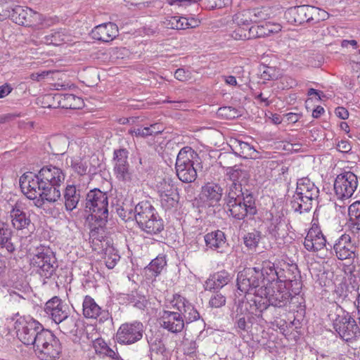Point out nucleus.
<instances>
[{"instance_id": "obj_41", "label": "nucleus", "mask_w": 360, "mask_h": 360, "mask_svg": "<svg viewBox=\"0 0 360 360\" xmlns=\"http://www.w3.org/2000/svg\"><path fill=\"white\" fill-rule=\"evenodd\" d=\"M69 165L79 176H84L87 174L89 164L85 158L80 157L70 158Z\"/></svg>"}, {"instance_id": "obj_22", "label": "nucleus", "mask_w": 360, "mask_h": 360, "mask_svg": "<svg viewBox=\"0 0 360 360\" xmlns=\"http://www.w3.org/2000/svg\"><path fill=\"white\" fill-rule=\"evenodd\" d=\"M223 191L224 189L219 184L208 182L202 187L200 198L205 205L214 207L221 200Z\"/></svg>"}, {"instance_id": "obj_29", "label": "nucleus", "mask_w": 360, "mask_h": 360, "mask_svg": "<svg viewBox=\"0 0 360 360\" xmlns=\"http://www.w3.org/2000/svg\"><path fill=\"white\" fill-rule=\"evenodd\" d=\"M288 222L283 214L272 216L268 225V233L274 238H284L288 235Z\"/></svg>"}, {"instance_id": "obj_32", "label": "nucleus", "mask_w": 360, "mask_h": 360, "mask_svg": "<svg viewBox=\"0 0 360 360\" xmlns=\"http://www.w3.org/2000/svg\"><path fill=\"white\" fill-rule=\"evenodd\" d=\"M13 233L8 223L0 221V249L8 254H13L16 250L15 245L12 242Z\"/></svg>"}, {"instance_id": "obj_3", "label": "nucleus", "mask_w": 360, "mask_h": 360, "mask_svg": "<svg viewBox=\"0 0 360 360\" xmlns=\"http://www.w3.org/2000/svg\"><path fill=\"white\" fill-rule=\"evenodd\" d=\"M240 169L231 168L228 174L231 184L228 186L224 200L230 215L237 220L252 217L257 214L255 200L252 193L243 191L239 179L245 174Z\"/></svg>"}, {"instance_id": "obj_13", "label": "nucleus", "mask_w": 360, "mask_h": 360, "mask_svg": "<svg viewBox=\"0 0 360 360\" xmlns=\"http://www.w3.org/2000/svg\"><path fill=\"white\" fill-rule=\"evenodd\" d=\"M356 175L352 172H345L338 174L333 184L335 195L338 199L349 200L358 187Z\"/></svg>"}, {"instance_id": "obj_9", "label": "nucleus", "mask_w": 360, "mask_h": 360, "mask_svg": "<svg viewBox=\"0 0 360 360\" xmlns=\"http://www.w3.org/2000/svg\"><path fill=\"white\" fill-rule=\"evenodd\" d=\"M198 158V154L191 148H181L176 159V172L180 181L191 183L196 179L197 171L194 167V161Z\"/></svg>"}, {"instance_id": "obj_42", "label": "nucleus", "mask_w": 360, "mask_h": 360, "mask_svg": "<svg viewBox=\"0 0 360 360\" xmlns=\"http://www.w3.org/2000/svg\"><path fill=\"white\" fill-rule=\"evenodd\" d=\"M166 264L165 256L158 255L150 262L146 269L153 276L156 277L161 273Z\"/></svg>"}, {"instance_id": "obj_14", "label": "nucleus", "mask_w": 360, "mask_h": 360, "mask_svg": "<svg viewBox=\"0 0 360 360\" xmlns=\"http://www.w3.org/2000/svg\"><path fill=\"white\" fill-rule=\"evenodd\" d=\"M28 181L20 178V186L22 192L26 195V197L30 200H35L34 205L37 207H42L45 202L49 203H54L61 198V192L60 190L49 189L42 190L39 188V191H37V195L34 192H32V186H28Z\"/></svg>"}, {"instance_id": "obj_43", "label": "nucleus", "mask_w": 360, "mask_h": 360, "mask_svg": "<svg viewBox=\"0 0 360 360\" xmlns=\"http://www.w3.org/2000/svg\"><path fill=\"white\" fill-rule=\"evenodd\" d=\"M260 77L265 80H273L278 77L279 75V70L276 67L269 66L266 65H260L259 68Z\"/></svg>"}, {"instance_id": "obj_1", "label": "nucleus", "mask_w": 360, "mask_h": 360, "mask_svg": "<svg viewBox=\"0 0 360 360\" xmlns=\"http://www.w3.org/2000/svg\"><path fill=\"white\" fill-rule=\"evenodd\" d=\"M278 277L282 275L283 280L276 278L272 282H267L264 288L257 290V298L250 301H241L237 307V312L240 314L248 312L259 316L270 305L283 307L287 305L292 294L298 295L302 289L300 271L295 264L280 262L276 268Z\"/></svg>"}, {"instance_id": "obj_51", "label": "nucleus", "mask_w": 360, "mask_h": 360, "mask_svg": "<svg viewBox=\"0 0 360 360\" xmlns=\"http://www.w3.org/2000/svg\"><path fill=\"white\" fill-rule=\"evenodd\" d=\"M161 206L165 210H171L176 207L178 204L179 196L176 195V197L169 195L167 194L160 195Z\"/></svg>"}, {"instance_id": "obj_17", "label": "nucleus", "mask_w": 360, "mask_h": 360, "mask_svg": "<svg viewBox=\"0 0 360 360\" xmlns=\"http://www.w3.org/2000/svg\"><path fill=\"white\" fill-rule=\"evenodd\" d=\"M128 154V150L125 148L115 150L113 153V170L115 175L120 181L131 180Z\"/></svg>"}, {"instance_id": "obj_23", "label": "nucleus", "mask_w": 360, "mask_h": 360, "mask_svg": "<svg viewBox=\"0 0 360 360\" xmlns=\"http://www.w3.org/2000/svg\"><path fill=\"white\" fill-rule=\"evenodd\" d=\"M315 10L311 8L309 5H302L291 7L285 12V18L290 24L302 25L304 22H310V15L314 14Z\"/></svg>"}, {"instance_id": "obj_36", "label": "nucleus", "mask_w": 360, "mask_h": 360, "mask_svg": "<svg viewBox=\"0 0 360 360\" xmlns=\"http://www.w3.org/2000/svg\"><path fill=\"white\" fill-rule=\"evenodd\" d=\"M349 226L354 233L360 231V201L357 200L351 204L347 209Z\"/></svg>"}, {"instance_id": "obj_56", "label": "nucleus", "mask_w": 360, "mask_h": 360, "mask_svg": "<svg viewBox=\"0 0 360 360\" xmlns=\"http://www.w3.org/2000/svg\"><path fill=\"white\" fill-rule=\"evenodd\" d=\"M93 347L97 354H103L108 345L102 338H97L94 341Z\"/></svg>"}, {"instance_id": "obj_53", "label": "nucleus", "mask_w": 360, "mask_h": 360, "mask_svg": "<svg viewBox=\"0 0 360 360\" xmlns=\"http://www.w3.org/2000/svg\"><path fill=\"white\" fill-rule=\"evenodd\" d=\"M221 79L228 86H231V87H240L241 83L243 82V79H241L240 76H238V79H237L236 76L223 75V76H221Z\"/></svg>"}, {"instance_id": "obj_11", "label": "nucleus", "mask_w": 360, "mask_h": 360, "mask_svg": "<svg viewBox=\"0 0 360 360\" xmlns=\"http://www.w3.org/2000/svg\"><path fill=\"white\" fill-rule=\"evenodd\" d=\"M30 264L44 278H50L58 267L54 252L51 248L44 246L37 248L36 254L31 259Z\"/></svg>"}, {"instance_id": "obj_15", "label": "nucleus", "mask_w": 360, "mask_h": 360, "mask_svg": "<svg viewBox=\"0 0 360 360\" xmlns=\"http://www.w3.org/2000/svg\"><path fill=\"white\" fill-rule=\"evenodd\" d=\"M143 325L140 321L122 324L116 333V340L122 345H131L143 338Z\"/></svg>"}, {"instance_id": "obj_38", "label": "nucleus", "mask_w": 360, "mask_h": 360, "mask_svg": "<svg viewBox=\"0 0 360 360\" xmlns=\"http://www.w3.org/2000/svg\"><path fill=\"white\" fill-rule=\"evenodd\" d=\"M139 228L148 234L156 235L164 229L163 220L158 214Z\"/></svg>"}, {"instance_id": "obj_16", "label": "nucleus", "mask_w": 360, "mask_h": 360, "mask_svg": "<svg viewBox=\"0 0 360 360\" xmlns=\"http://www.w3.org/2000/svg\"><path fill=\"white\" fill-rule=\"evenodd\" d=\"M7 11H9L8 18L20 25L33 26L41 21V15L28 7L15 6L14 8H7Z\"/></svg>"}, {"instance_id": "obj_24", "label": "nucleus", "mask_w": 360, "mask_h": 360, "mask_svg": "<svg viewBox=\"0 0 360 360\" xmlns=\"http://www.w3.org/2000/svg\"><path fill=\"white\" fill-rule=\"evenodd\" d=\"M44 311L55 323L60 322L69 313L68 307L56 296L46 302Z\"/></svg>"}, {"instance_id": "obj_34", "label": "nucleus", "mask_w": 360, "mask_h": 360, "mask_svg": "<svg viewBox=\"0 0 360 360\" xmlns=\"http://www.w3.org/2000/svg\"><path fill=\"white\" fill-rule=\"evenodd\" d=\"M146 339L150 348V360L162 359L166 352V347L162 339L153 335H146Z\"/></svg>"}, {"instance_id": "obj_54", "label": "nucleus", "mask_w": 360, "mask_h": 360, "mask_svg": "<svg viewBox=\"0 0 360 360\" xmlns=\"http://www.w3.org/2000/svg\"><path fill=\"white\" fill-rule=\"evenodd\" d=\"M117 213L123 221H127L134 219L135 210L133 211L131 209H125L121 207L117 209Z\"/></svg>"}, {"instance_id": "obj_37", "label": "nucleus", "mask_w": 360, "mask_h": 360, "mask_svg": "<svg viewBox=\"0 0 360 360\" xmlns=\"http://www.w3.org/2000/svg\"><path fill=\"white\" fill-rule=\"evenodd\" d=\"M69 143L68 138L64 135L53 136L49 142L53 153L56 155H63L66 152Z\"/></svg>"}, {"instance_id": "obj_31", "label": "nucleus", "mask_w": 360, "mask_h": 360, "mask_svg": "<svg viewBox=\"0 0 360 360\" xmlns=\"http://www.w3.org/2000/svg\"><path fill=\"white\" fill-rule=\"evenodd\" d=\"M63 199L65 210L72 212L77 208L80 201V190L74 184H67L63 192Z\"/></svg>"}, {"instance_id": "obj_50", "label": "nucleus", "mask_w": 360, "mask_h": 360, "mask_svg": "<svg viewBox=\"0 0 360 360\" xmlns=\"http://www.w3.org/2000/svg\"><path fill=\"white\" fill-rule=\"evenodd\" d=\"M105 254V262L106 266L109 269H113L120 261V256L113 248L107 249Z\"/></svg>"}, {"instance_id": "obj_4", "label": "nucleus", "mask_w": 360, "mask_h": 360, "mask_svg": "<svg viewBox=\"0 0 360 360\" xmlns=\"http://www.w3.org/2000/svg\"><path fill=\"white\" fill-rule=\"evenodd\" d=\"M276 265L277 264L266 259L257 266L245 268L240 271L236 279L238 290L243 294L252 293L253 298H257L259 296L257 290L264 288L267 282H272L276 278L280 281L283 280L282 275L278 277L276 274Z\"/></svg>"}, {"instance_id": "obj_8", "label": "nucleus", "mask_w": 360, "mask_h": 360, "mask_svg": "<svg viewBox=\"0 0 360 360\" xmlns=\"http://www.w3.org/2000/svg\"><path fill=\"white\" fill-rule=\"evenodd\" d=\"M15 320L14 329L18 340L26 345H33L38 342L39 335L46 331L43 326L37 320L30 316H19Z\"/></svg>"}, {"instance_id": "obj_57", "label": "nucleus", "mask_w": 360, "mask_h": 360, "mask_svg": "<svg viewBox=\"0 0 360 360\" xmlns=\"http://www.w3.org/2000/svg\"><path fill=\"white\" fill-rule=\"evenodd\" d=\"M198 346L195 340L186 342L184 346V354L191 355L196 352Z\"/></svg>"}, {"instance_id": "obj_12", "label": "nucleus", "mask_w": 360, "mask_h": 360, "mask_svg": "<svg viewBox=\"0 0 360 360\" xmlns=\"http://www.w3.org/2000/svg\"><path fill=\"white\" fill-rule=\"evenodd\" d=\"M333 326L340 338L345 342H352L360 335V328L356 321L342 309L337 313Z\"/></svg>"}, {"instance_id": "obj_33", "label": "nucleus", "mask_w": 360, "mask_h": 360, "mask_svg": "<svg viewBox=\"0 0 360 360\" xmlns=\"http://www.w3.org/2000/svg\"><path fill=\"white\" fill-rule=\"evenodd\" d=\"M233 153L245 159H255L257 158V151L247 142L235 139L231 145Z\"/></svg>"}, {"instance_id": "obj_30", "label": "nucleus", "mask_w": 360, "mask_h": 360, "mask_svg": "<svg viewBox=\"0 0 360 360\" xmlns=\"http://www.w3.org/2000/svg\"><path fill=\"white\" fill-rule=\"evenodd\" d=\"M205 245L208 249L217 251L218 252H224V248L227 247L225 233L221 230H217L207 233L204 236Z\"/></svg>"}, {"instance_id": "obj_18", "label": "nucleus", "mask_w": 360, "mask_h": 360, "mask_svg": "<svg viewBox=\"0 0 360 360\" xmlns=\"http://www.w3.org/2000/svg\"><path fill=\"white\" fill-rule=\"evenodd\" d=\"M82 314L86 319H99V322L112 319V316L108 310L103 309L89 295L84 297L82 302Z\"/></svg>"}, {"instance_id": "obj_25", "label": "nucleus", "mask_w": 360, "mask_h": 360, "mask_svg": "<svg viewBox=\"0 0 360 360\" xmlns=\"http://www.w3.org/2000/svg\"><path fill=\"white\" fill-rule=\"evenodd\" d=\"M91 34L95 40L109 42L118 35V27L113 22L103 23L96 26L92 30Z\"/></svg>"}, {"instance_id": "obj_47", "label": "nucleus", "mask_w": 360, "mask_h": 360, "mask_svg": "<svg viewBox=\"0 0 360 360\" xmlns=\"http://www.w3.org/2000/svg\"><path fill=\"white\" fill-rule=\"evenodd\" d=\"M215 0H172L171 5L178 4L181 6L183 4H191L193 3H199V5L207 10H212L216 8Z\"/></svg>"}, {"instance_id": "obj_63", "label": "nucleus", "mask_w": 360, "mask_h": 360, "mask_svg": "<svg viewBox=\"0 0 360 360\" xmlns=\"http://www.w3.org/2000/svg\"><path fill=\"white\" fill-rule=\"evenodd\" d=\"M237 321L236 323V327L237 329L243 331H247L249 328L245 316H236Z\"/></svg>"}, {"instance_id": "obj_49", "label": "nucleus", "mask_w": 360, "mask_h": 360, "mask_svg": "<svg viewBox=\"0 0 360 360\" xmlns=\"http://www.w3.org/2000/svg\"><path fill=\"white\" fill-rule=\"evenodd\" d=\"M233 21L239 26L249 25L250 23H252L250 10H245L237 13L233 16Z\"/></svg>"}, {"instance_id": "obj_40", "label": "nucleus", "mask_w": 360, "mask_h": 360, "mask_svg": "<svg viewBox=\"0 0 360 360\" xmlns=\"http://www.w3.org/2000/svg\"><path fill=\"white\" fill-rule=\"evenodd\" d=\"M249 10L250 13L252 15V23H258L263 20H266L274 15L272 8L269 6L254 8Z\"/></svg>"}, {"instance_id": "obj_21", "label": "nucleus", "mask_w": 360, "mask_h": 360, "mask_svg": "<svg viewBox=\"0 0 360 360\" xmlns=\"http://www.w3.org/2000/svg\"><path fill=\"white\" fill-rule=\"evenodd\" d=\"M327 245L326 239L320 227L317 224H313L304 238L305 249L310 252H317L326 247Z\"/></svg>"}, {"instance_id": "obj_10", "label": "nucleus", "mask_w": 360, "mask_h": 360, "mask_svg": "<svg viewBox=\"0 0 360 360\" xmlns=\"http://www.w3.org/2000/svg\"><path fill=\"white\" fill-rule=\"evenodd\" d=\"M34 349L41 360H55L59 358L62 351L59 339L49 330L39 335Z\"/></svg>"}, {"instance_id": "obj_60", "label": "nucleus", "mask_w": 360, "mask_h": 360, "mask_svg": "<svg viewBox=\"0 0 360 360\" xmlns=\"http://www.w3.org/2000/svg\"><path fill=\"white\" fill-rule=\"evenodd\" d=\"M190 75L191 73L188 71L183 68H179L174 72L175 78L179 81H186L188 79L191 77Z\"/></svg>"}, {"instance_id": "obj_64", "label": "nucleus", "mask_w": 360, "mask_h": 360, "mask_svg": "<svg viewBox=\"0 0 360 360\" xmlns=\"http://www.w3.org/2000/svg\"><path fill=\"white\" fill-rule=\"evenodd\" d=\"M335 113L337 117L342 120H347L349 117V112L344 107H338L335 110Z\"/></svg>"}, {"instance_id": "obj_58", "label": "nucleus", "mask_w": 360, "mask_h": 360, "mask_svg": "<svg viewBox=\"0 0 360 360\" xmlns=\"http://www.w3.org/2000/svg\"><path fill=\"white\" fill-rule=\"evenodd\" d=\"M129 132L131 135L136 136L137 137H146L148 136H151L148 127H139L136 129H131Z\"/></svg>"}, {"instance_id": "obj_62", "label": "nucleus", "mask_w": 360, "mask_h": 360, "mask_svg": "<svg viewBox=\"0 0 360 360\" xmlns=\"http://www.w3.org/2000/svg\"><path fill=\"white\" fill-rule=\"evenodd\" d=\"M51 73H53V72L51 70L40 71V72L32 73L30 75V78L32 80L41 81V80L44 79V78H46L47 76H49Z\"/></svg>"}, {"instance_id": "obj_19", "label": "nucleus", "mask_w": 360, "mask_h": 360, "mask_svg": "<svg viewBox=\"0 0 360 360\" xmlns=\"http://www.w3.org/2000/svg\"><path fill=\"white\" fill-rule=\"evenodd\" d=\"M53 99V101L56 102L57 105L53 103L52 104L49 103L48 107L56 108L61 107L65 109H79L84 105L83 100L79 97L72 94H55L45 95L44 99L49 101L50 99Z\"/></svg>"}, {"instance_id": "obj_45", "label": "nucleus", "mask_w": 360, "mask_h": 360, "mask_svg": "<svg viewBox=\"0 0 360 360\" xmlns=\"http://www.w3.org/2000/svg\"><path fill=\"white\" fill-rule=\"evenodd\" d=\"M158 193L160 195L167 194L176 197V195H179L177 188L171 179H163L160 182Z\"/></svg>"}, {"instance_id": "obj_2", "label": "nucleus", "mask_w": 360, "mask_h": 360, "mask_svg": "<svg viewBox=\"0 0 360 360\" xmlns=\"http://www.w3.org/2000/svg\"><path fill=\"white\" fill-rule=\"evenodd\" d=\"M165 308L167 309H163L160 313L159 323L162 328L171 333H180L186 325L200 318L194 305L177 293L166 299Z\"/></svg>"}, {"instance_id": "obj_39", "label": "nucleus", "mask_w": 360, "mask_h": 360, "mask_svg": "<svg viewBox=\"0 0 360 360\" xmlns=\"http://www.w3.org/2000/svg\"><path fill=\"white\" fill-rule=\"evenodd\" d=\"M58 329L63 334H72L77 332V320L73 316H70L69 313L66 315L65 318L61 319L58 323Z\"/></svg>"}, {"instance_id": "obj_61", "label": "nucleus", "mask_w": 360, "mask_h": 360, "mask_svg": "<svg viewBox=\"0 0 360 360\" xmlns=\"http://www.w3.org/2000/svg\"><path fill=\"white\" fill-rule=\"evenodd\" d=\"M20 116L17 113H6L0 115V124L9 123Z\"/></svg>"}, {"instance_id": "obj_52", "label": "nucleus", "mask_w": 360, "mask_h": 360, "mask_svg": "<svg viewBox=\"0 0 360 360\" xmlns=\"http://www.w3.org/2000/svg\"><path fill=\"white\" fill-rule=\"evenodd\" d=\"M311 8L315 10L312 15H310L309 18L311 22H319L321 20H324L328 16V13L325 11L320 9L317 7L310 6Z\"/></svg>"}, {"instance_id": "obj_28", "label": "nucleus", "mask_w": 360, "mask_h": 360, "mask_svg": "<svg viewBox=\"0 0 360 360\" xmlns=\"http://www.w3.org/2000/svg\"><path fill=\"white\" fill-rule=\"evenodd\" d=\"M158 214L154 207L147 200L141 201L135 206L134 219L139 227Z\"/></svg>"}, {"instance_id": "obj_35", "label": "nucleus", "mask_w": 360, "mask_h": 360, "mask_svg": "<svg viewBox=\"0 0 360 360\" xmlns=\"http://www.w3.org/2000/svg\"><path fill=\"white\" fill-rule=\"evenodd\" d=\"M70 34L68 31L64 28L52 30L51 32L46 35L43 38V41L46 44H53L54 46H59L63 43H67L70 41Z\"/></svg>"}, {"instance_id": "obj_27", "label": "nucleus", "mask_w": 360, "mask_h": 360, "mask_svg": "<svg viewBox=\"0 0 360 360\" xmlns=\"http://www.w3.org/2000/svg\"><path fill=\"white\" fill-rule=\"evenodd\" d=\"M13 226L18 231L27 229L32 232L34 225L31 222L30 215L20 210L17 204L12 208L10 213Z\"/></svg>"}, {"instance_id": "obj_6", "label": "nucleus", "mask_w": 360, "mask_h": 360, "mask_svg": "<svg viewBox=\"0 0 360 360\" xmlns=\"http://www.w3.org/2000/svg\"><path fill=\"white\" fill-rule=\"evenodd\" d=\"M65 172L51 165L43 167L37 173L31 172L22 174L20 178L28 181V186L36 195L39 188L42 190L56 189L60 190V186L65 179Z\"/></svg>"}, {"instance_id": "obj_26", "label": "nucleus", "mask_w": 360, "mask_h": 360, "mask_svg": "<svg viewBox=\"0 0 360 360\" xmlns=\"http://www.w3.org/2000/svg\"><path fill=\"white\" fill-rule=\"evenodd\" d=\"M233 279V276L226 270H221L212 274L205 281L204 288L207 291L219 290Z\"/></svg>"}, {"instance_id": "obj_44", "label": "nucleus", "mask_w": 360, "mask_h": 360, "mask_svg": "<svg viewBox=\"0 0 360 360\" xmlns=\"http://www.w3.org/2000/svg\"><path fill=\"white\" fill-rule=\"evenodd\" d=\"M126 298L129 304L139 309H143L148 302L146 297L140 295L137 291H131V293L127 295Z\"/></svg>"}, {"instance_id": "obj_20", "label": "nucleus", "mask_w": 360, "mask_h": 360, "mask_svg": "<svg viewBox=\"0 0 360 360\" xmlns=\"http://www.w3.org/2000/svg\"><path fill=\"white\" fill-rule=\"evenodd\" d=\"M330 248H333L335 256L340 260H353L356 257L355 247L351 243V237L348 234H342L331 245L328 243Z\"/></svg>"}, {"instance_id": "obj_5", "label": "nucleus", "mask_w": 360, "mask_h": 360, "mask_svg": "<svg viewBox=\"0 0 360 360\" xmlns=\"http://www.w3.org/2000/svg\"><path fill=\"white\" fill-rule=\"evenodd\" d=\"M86 208L91 212L89 219L90 236L99 239L103 238L104 227L108 217V198L105 193L100 189L91 190L86 195Z\"/></svg>"}, {"instance_id": "obj_55", "label": "nucleus", "mask_w": 360, "mask_h": 360, "mask_svg": "<svg viewBox=\"0 0 360 360\" xmlns=\"http://www.w3.org/2000/svg\"><path fill=\"white\" fill-rule=\"evenodd\" d=\"M323 91H308V98L305 101L306 108H308L309 105L314 102H319L321 99V96Z\"/></svg>"}, {"instance_id": "obj_46", "label": "nucleus", "mask_w": 360, "mask_h": 360, "mask_svg": "<svg viewBox=\"0 0 360 360\" xmlns=\"http://www.w3.org/2000/svg\"><path fill=\"white\" fill-rule=\"evenodd\" d=\"M261 239V233L259 231H252L248 233L243 237L245 245L249 250H255L259 245Z\"/></svg>"}, {"instance_id": "obj_7", "label": "nucleus", "mask_w": 360, "mask_h": 360, "mask_svg": "<svg viewBox=\"0 0 360 360\" xmlns=\"http://www.w3.org/2000/svg\"><path fill=\"white\" fill-rule=\"evenodd\" d=\"M319 188L308 177L297 181V188L290 200L293 210L300 214L309 212L319 196Z\"/></svg>"}, {"instance_id": "obj_48", "label": "nucleus", "mask_w": 360, "mask_h": 360, "mask_svg": "<svg viewBox=\"0 0 360 360\" xmlns=\"http://www.w3.org/2000/svg\"><path fill=\"white\" fill-rule=\"evenodd\" d=\"M226 303V298L221 292L217 290L210 297L208 306L212 309L224 307Z\"/></svg>"}, {"instance_id": "obj_59", "label": "nucleus", "mask_w": 360, "mask_h": 360, "mask_svg": "<svg viewBox=\"0 0 360 360\" xmlns=\"http://www.w3.org/2000/svg\"><path fill=\"white\" fill-rule=\"evenodd\" d=\"M347 200H340L337 198V201L335 202V209L337 212L345 215L347 212V204L346 203Z\"/></svg>"}]
</instances>
